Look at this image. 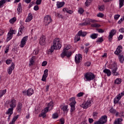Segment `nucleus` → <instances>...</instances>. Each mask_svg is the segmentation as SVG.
Masks as SVG:
<instances>
[{
    "label": "nucleus",
    "instance_id": "1",
    "mask_svg": "<svg viewBox=\"0 0 124 124\" xmlns=\"http://www.w3.org/2000/svg\"><path fill=\"white\" fill-rule=\"evenodd\" d=\"M62 48V44L60 41V38H55L53 41V44L50 47V48L48 49V53L49 55L52 54L54 52V50H57L58 49H61Z\"/></svg>",
    "mask_w": 124,
    "mask_h": 124
},
{
    "label": "nucleus",
    "instance_id": "2",
    "mask_svg": "<svg viewBox=\"0 0 124 124\" xmlns=\"http://www.w3.org/2000/svg\"><path fill=\"white\" fill-rule=\"evenodd\" d=\"M71 48V46L70 45H68L66 47L63 49V51L61 54L62 58H64L66 56L67 58H70V57L72 55V52L71 51H68L69 49Z\"/></svg>",
    "mask_w": 124,
    "mask_h": 124
},
{
    "label": "nucleus",
    "instance_id": "3",
    "mask_svg": "<svg viewBox=\"0 0 124 124\" xmlns=\"http://www.w3.org/2000/svg\"><path fill=\"white\" fill-rule=\"evenodd\" d=\"M109 68L110 69H111V71L114 76H118L120 75V73L119 72H116L118 69V67L117 66V64H116V62H113L112 64H110Z\"/></svg>",
    "mask_w": 124,
    "mask_h": 124
},
{
    "label": "nucleus",
    "instance_id": "4",
    "mask_svg": "<svg viewBox=\"0 0 124 124\" xmlns=\"http://www.w3.org/2000/svg\"><path fill=\"white\" fill-rule=\"evenodd\" d=\"M84 78L86 79V81H92L95 78V76L93 73L88 72L84 75Z\"/></svg>",
    "mask_w": 124,
    "mask_h": 124
},
{
    "label": "nucleus",
    "instance_id": "5",
    "mask_svg": "<svg viewBox=\"0 0 124 124\" xmlns=\"http://www.w3.org/2000/svg\"><path fill=\"white\" fill-rule=\"evenodd\" d=\"M118 117H120V118L116 119L114 123V124H122V122H123L122 118H124V112H119Z\"/></svg>",
    "mask_w": 124,
    "mask_h": 124
},
{
    "label": "nucleus",
    "instance_id": "6",
    "mask_svg": "<svg viewBox=\"0 0 124 124\" xmlns=\"http://www.w3.org/2000/svg\"><path fill=\"white\" fill-rule=\"evenodd\" d=\"M107 123V116L104 115L98 121L94 123V124H104Z\"/></svg>",
    "mask_w": 124,
    "mask_h": 124
},
{
    "label": "nucleus",
    "instance_id": "7",
    "mask_svg": "<svg viewBox=\"0 0 124 124\" xmlns=\"http://www.w3.org/2000/svg\"><path fill=\"white\" fill-rule=\"evenodd\" d=\"M69 100L71 102L69 105L71 107L70 111L72 112L75 110V104H76V101H75V98L74 97H72Z\"/></svg>",
    "mask_w": 124,
    "mask_h": 124
},
{
    "label": "nucleus",
    "instance_id": "8",
    "mask_svg": "<svg viewBox=\"0 0 124 124\" xmlns=\"http://www.w3.org/2000/svg\"><path fill=\"white\" fill-rule=\"evenodd\" d=\"M7 103H8L10 107H11V108H14L17 106V101L14 99L7 101Z\"/></svg>",
    "mask_w": 124,
    "mask_h": 124
},
{
    "label": "nucleus",
    "instance_id": "9",
    "mask_svg": "<svg viewBox=\"0 0 124 124\" xmlns=\"http://www.w3.org/2000/svg\"><path fill=\"white\" fill-rule=\"evenodd\" d=\"M52 22V18H51V16L49 15H47L44 17V23L45 26H48L50 23Z\"/></svg>",
    "mask_w": 124,
    "mask_h": 124
},
{
    "label": "nucleus",
    "instance_id": "10",
    "mask_svg": "<svg viewBox=\"0 0 124 124\" xmlns=\"http://www.w3.org/2000/svg\"><path fill=\"white\" fill-rule=\"evenodd\" d=\"M117 33V31L115 29H112L109 33V35L108 36V39L109 42H112L113 39V36Z\"/></svg>",
    "mask_w": 124,
    "mask_h": 124
},
{
    "label": "nucleus",
    "instance_id": "11",
    "mask_svg": "<svg viewBox=\"0 0 124 124\" xmlns=\"http://www.w3.org/2000/svg\"><path fill=\"white\" fill-rule=\"evenodd\" d=\"M91 104H92V100H89L86 103H83L80 106L83 109H87V108L91 106Z\"/></svg>",
    "mask_w": 124,
    "mask_h": 124
},
{
    "label": "nucleus",
    "instance_id": "12",
    "mask_svg": "<svg viewBox=\"0 0 124 124\" xmlns=\"http://www.w3.org/2000/svg\"><path fill=\"white\" fill-rule=\"evenodd\" d=\"M28 36H25L22 39L20 44V47L21 48H23L24 46H25L27 41H28Z\"/></svg>",
    "mask_w": 124,
    "mask_h": 124
},
{
    "label": "nucleus",
    "instance_id": "13",
    "mask_svg": "<svg viewBox=\"0 0 124 124\" xmlns=\"http://www.w3.org/2000/svg\"><path fill=\"white\" fill-rule=\"evenodd\" d=\"M75 61L76 63H80L82 61V55L78 54H77L75 57Z\"/></svg>",
    "mask_w": 124,
    "mask_h": 124
},
{
    "label": "nucleus",
    "instance_id": "14",
    "mask_svg": "<svg viewBox=\"0 0 124 124\" xmlns=\"http://www.w3.org/2000/svg\"><path fill=\"white\" fill-rule=\"evenodd\" d=\"M48 69H46L44 71V75L42 77V81L43 82H46V78L48 77Z\"/></svg>",
    "mask_w": 124,
    "mask_h": 124
},
{
    "label": "nucleus",
    "instance_id": "15",
    "mask_svg": "<svg viewBox=\"0 0 124 124\" xmlns=\"http://www.w3.org/2000/svg\"><path fill=\"white\" fill-rule=\"evenodd\" d=\"M14 68H15V64L13 62L11 64V66H10L8 69V73L9 74V75L12 73V71Z\"/></svg>",
    "mask_w": 124,
    "mask_h": 124
},
{
    "label": "nucleus",
    "instance_id": "16",
    "mask_svg": "<svg viewBox=\"0 0 124 124\" xmlns=\"http://www.w3.org/2000/svg\"><path fill=\"white\" fill-rule=\"evenodd\" d=\"M109 112L113 115H115V117H119V112L117 111L114 108H111L109 110Z\"/></svg>",
    "mask_w": 124,
    "mask_h": 124
},
{
    "label": "nucleus",
    "instance_id": "17",
    "mask_svg": "<svg viewBox=\"0 0 124 124\" xmlns=\"http://www.w3.org/2000/svg\"><path fill=\"white\" fill-rule=\"evenodd\" d=\"M122 49H123V46H119L116 49V50L115 51L114 54L115 55H120V53H122Z\"/></svg>",
    "mask_w": 124,
    "mask_h": 124
},
{
    "label": "nucleus",
    "instance_id": "18",
    "mask_svg": "<svg viewBox=\"0 0 124 124\" xmlns=\"http://www.w3.org/2000/svg\"><path fill=\"white\" fill-rule=\"evenodd\" d=\"M25 31V27H23V26L20 27L18 30L17 36H20V35H21L23 33V31Z\"/></svg>",
    "mask_w": 124,
    "mask_h": 124
},
{
    "label": "nucleus",
    "instance_id": "19",
    "mask_svg": "<svg viewBox=\"0 0 124 124\" xmlns=\"http://www.w3.org/2000/svg\"><path fill=\"white\" fill-rule=\"evenodd\" d=\"M65 3L64 2L57 1L56 4L57 8H62Z\"/></svg>",
    "mask_w": 124,
    "mask_h": 124
},
{
    "label": "nucleus",
    "instance_id": "20",
    "mask_svg": "<svg viewBox=\"0 0 124 124\" xmlns=\"http://www.w3.org/2000/svg\"><path fill=\"white\" fill-rule=\"evenodd\" d=\"M46 42L45 41V36H43L40 39L39 44L40 45H45Z\"/></svg>",
    "mask_w": 124,
    "mask_h": 124
},
{
    "label": "nucleus",
    "instance_id": "21",
    "mask_svg": "<svg viewBox=\"0 0 124 124\" xmlns=\"http://www.w3.org/2000/svg\"><path fill=\"white\" fill-rule=\"evenodd\" d=\"M121 98H121V94L117 95L116 97L115 98L114 100V104H117V103L119 102V101H120V99H121Z\"/></svg>",
    "mask_w": 124,
    "mask_h": 124
},
{
    "label": "nucleus",
    "instance_id": "22",
    "mask_svg": "<svg viewBox=\"0 0 124 124\" xmlns=\"http://www.w3.org/2000/svg\"><path fill=\"white\" fill-rule=\"evenodd\" d=\"M36 59V56H33L32 58H31L29 63V65L31 66V65H33V63H34V62H35V59Z\"/></svg>",
    "mask_w": 124,
    "mask_h": 124
},
{
    "label": "nucleus",
    "instance_id": "23",
    "mask_svg": "<svg viewBox=\"0 0 124 124\" xmlns=\"http://www.w3.org/2000/svg\"><path fill=\"white\" fill-rule=\"evenodd\" d=\"M31 20H32V15L31 14V13H29L28 15V16L25 20V22H26V23H27L28 22H31Z\"/></svg>",
    "mask_w": 124,
    "mask_h": 124
},
{
    "label": "nucleus",
    "instance_id": "24",
    "mask_svg": "<svg viewBox=\"0 0 124 124\" xmlns=\"http://www.w3.org/2000/svg\"><path fill=\"white\" fill-rule=\"evenodd\" d=\"M33 94V90L31 88L29 89L27 91V95L29 96H31Z\"/></svg>",
    "mask_w": 124,
    "mask_h": 124
},
{
    "label": "nucleus",
    "instance_id": "25",
    "mask_svg": "<svg viewBox=\"0 0 124 124\" xmlns=\"http://www.w3.org/2000/svg\"><path fill=\"white\" fill-rule=\"evenodd\" d=\"M17 10L18 12V14H20V13H22L23 8L22 7V4L21 3H19L18 4Z\"/></svg>",
    "mask_w": 124,
    "mask_h": 124
},
{
    "label": "nucleus",
    "instance_id": "26",
    "mask_svg": "<svg viewBox=\"0 0 124 124\" xmlns=\"http://www.w3.org/2000/svg\"><path fill=\"white\" fill-rule=\"evenodd\" d=\"M13 110H14L13 108H8V110L6 112V114L7 115H12L13 114Z\"/></svg>",
    "mask_w": 124,
    "mask_h": 124
},
{
    "label": "nucleus",
    "instance_id": "27",
    "mask_svg": "<svg viewBox=\"0 0 124 124\" xmlns=\"http://www.w3.org/2000/svg\"><path fill=\"white\" fill-rule=\"evenodd\" d=\"M104 73L107 74V76H111V71L108 69H105L103 70Z\"/></svg>",
    "mask_w": 124,
    "mask_h": 124
},
{
    "label": "nucleus",
    "instance_id": "28",
    "mask_svg": "<svg viewBox=\"0 0 124 124\" xmlns=\"http://www.w3.org/2000/svg\"><path fill=\"white\" fill-rule=\"evenodd\" d=\"M13 35L12 34V33L10 32V31H9L8 33V34L7 35V42H8V41H9V40H10L11 39H12V37H13Z\"/></svg>",
    "mask_w": 124,
    "mask_h": 124
},
{
    "label": "nucleus",
    "instance_id": "29",
    "mask_svg": "<svg viewBox=\"0 0 124 124\" xmlns=\"http://www.w3.org/2000/svg\"><path fill=\"white\" fill-rule=\"evenodd\" d=\"M18 118H19V115H17L16 116H14L12 121L9 123V124H14L15 122H16L17 119H18Z\"/></svg>",
    "mask_w": 124,
    "mask_h": 124
},
{
    "label": "nucleus",
    "instance_id": "30",
    "mask_svg": "<svg viewBox=\"0 0 124 124\" xmlns=\"http://www.w3.org/2000/svg\"><path fill=\"white\" fill-rule=\"evenodd\" d=\"M16 109L17 112H21V110H22V104L21 103H18Z\"/></svg>",
    "mask_w": 124,
    "mask_h": 124
},
{
    "label": "nucleus",
    "instance_id": "31",
    "mask_svg": "<svg viewBox=\"0 0 124 124\" xmlns=\"http://www.w3.org/2000/svg\"><path fill=\"white\" fill-rule=\"evenodd\" d=\"M6 0L9 2L11 0H1L0 1V8H1V7H2V5H3L4 3L6 2Z\"/></svg>",
    "mask_w": 124,
    "mask_h": 124
},
{
    "label": "nucleus",
    "instance_id": "32",
    "mask_svg": "<svg viewBox=\"0 0 124 124\" xmlns=\"http://www.w3.org/2000/svg\"><path fill=\"white\" fill-rule=\"evenodd\" d=\"M6 0L9 2L11 0H1L0 1V8H1V7H2V5H3L4 3L6 2Z\"/></svg>",
    "mask_w": 124,
    "mask_h": 124
},
{
    "label": "nucleus",
    "instance_id": "33",
    "mask_svg": "<svg viewBox=\"0 0 124 124\" xmlns=\"http://www.w3.org/2000/svg\"><path fill=\"white\" fill-rule=\"evenodd\" d=\"M98 36V34L93 33L91 35L90 37L92 39H95L96 38H97Z\"/></svg>",
    "mask_w": 124,
    "mask_h": 124
},
{
    "label": "nucleus",
    "instance_id": "34",
    "mask_svg": "<svg viewBox=\"0 0 124 124\" xmlns=\"http://www.w3.org/2000/svg\"><path fill=\"white\" fill-rule=\"evenodd\" d=\"M63 11H64V12H66L67 13H68L69 14H72V13H73V11L68 10V9H67V8H63Z\"/></svg>",
    "mask_w": 124,
    "mask_h": 124
},
{
    "label": "nucleus",
    "instance_id": "35",
    "mask_svg": "<svg viewBox=\"0 0 124 124\" xmlns=\"http://www.w3.org/2000/svg\"><path fill=\"white\" fill-rule=\"evenodd\" d=\"M80 39V36H79V35H76L74 39V43H76V42H78V41H79Z\"/></svg>",
    "mask_w": 124,
    "mask_h": 124
},
{
    "label": "nucleus",
    "instance_id": "36",
    "mask_svg": "<svg viewBox=\"0 0 124 124\" xmlns=\"http://www.w3.org/2000/svg\"><path fill=\"white\" fill-rule=\"evenodd\" d=\"M6 93V89H5L4 90H2L0 91V97H2L4 94H5Z\"/></svg>",
    "mask_w": 124,
    "mask_h": 124
},
{
    "label": "nucleus",
    "instance_id": "37",
    "mask_svg": "<svg viewBox=\"0 0 124 124\" xmlns=\"http://www.w3.org/2000/svg\"><path fill=\"white\" fill-rule=\"evenodd\" d=\"M115 84H117L119 85V84H121L122 83V79L120 78H117L114 81Z\"/></svg>",
    "mask_w": 124,
    "mask_h": 124
},
{
    "label": "nucleus",
    "instance_id": "38",
    "mask_svg": "<svg viewBox=\"0 0 124 124\" xmlns=\"http://www.w3.org/2000/svg\"><path fill=\"white\" fill-rule=\"evenodd\" d=\"M91 26L92 28H100V27H101L100 25L97 24V23L91 24Z\"/></svg>",
    "mask_w": 124,
    "mask_h": 124
},
{
    "label": "nucleus",
    "instance_id": "39",
    "mask_svg": "<svg viewBox=\"0 0 124 124\" xmlns=\"http://www.w3.org/2000/svg\"><path fill=\"white\" fill-rule=\"evenodd\" d=\"M47 106L48 108H49V109L51 110V109H52L53 107V102H50L49 103H48Z\"/></svg>",
    "mask_w": 124,
    "mask_h": 124
},
{
    "label": "nucleus",
    "instance_id": "40",
    "mask_svg": "<svg viewBox=\"0 0 124 124\" xmlns=\"http://www.w3.org/2000/svg\"><path fill=\"white\" fill-rule=\"evenodd\" d=\"M68 106H64L62 108L63 112H67L68 111Z\"/></svg>",
    "mask_w": 124,
    "mask_h": 124
},
{
    "label": "nucleus",
    "instance_id": "41",
    "mask_svg": "<svg viewBox=\"0 0 124 124\" xmlns=\"http://www.w3.org/2000/svg\"><path fill=\"white\" fill-rule=\"evenodd\" d=\"M124 0H119V8H122L124 5Z\"/></svg>",
    "mask_w": 124,
    "mask_h": 124
},
{
    "label": "nucleus",
    "instance_id": "42",
    "mask_svg": "<svg viewBox=\"0 0 124 124\" xmlns=\"http://www.w3.org/2000/svg\"><path fill=\"white\" fill-rule=\"evenodd\" d=\"M79 25L80 26H82L83 27V26H88V25H90V23L87 20V22H83L82 23H80Z\"/></svg>",
    "mask_w": 124,
    "mask_h": 124
},
{
    "label": "nucleus",
    "instance_id": "43",
    "mask_svg": "<svg viewBox=\"0 0 124 124\" xmlns=\"http://www.w3.org/2000/svg\"><path fill=\"white\" fill-rule=\"evenodd\" d=\"M119 59L120 62H121V63H123V62H124V60H123L124 59V55H119Z\"/></svg>",
    "mask_w": 124,
    "mask_h": 124
},
{
    "label": "nucleus",
    "instance_id": "44",
    "mask_svg": "<svg viewBox=\"0 0 124 124\" xmlns=\"http://www.w3.org/2000/svg\"><path fill=\"white\" fill-rule=\"evenodd\" d=\"M98 8L100 11H103L105 7L104 6V5H102L101 6H98Z\"/></svg>",
    "mask_w": 124,
    "mask_h": 124
},
{
    "label": "nucleus",
    "instance_id": "45",
    "mask_svg": "<svg viewBox=\"0 0 124 124\" xmlns=\"http://www.w3.org/2000/svg\"><path fill=\"white\" fill-rule=\"evenodd\" d=\"M16 17H13V18H12L9 20V22L10 23H11V24H13L15 23V22H16Z\"/></svg>",
    "mask_w": 124,
    "mask_h": 124
},
{
    "label": "nucleus",
    "instance_id": "46",
    "mask_svg": "<svg viewBox=\"0 0 124 124\" xmlns=\"http://www.w3.org/2000/svg\"><path fill=\"white\" fill-rule=\"evenodd\" d=\"M88 22L89 23H96V22H97V21L96 20H94V19H92L88 18Z\"/></svg>",
    "mask_w": 124,
    "mask_h": 124
},
{
    "label": "nucleus",
    "instance_id": "47",
    "mask_svg": "<svg viewBox=\"0 0 124 124\" xmlns=\"http://www.w3.org/2000/svg\"><path fill=\"white\" fill-rule=\"evenodd\" d=\"M39 117H42L43 118H45L46 117V113L43 112L39 115Z\"/></svg>",
    "mask_w": 124,
    "mask_h": 124
},
{
    "label": "nucleus",
    "instance_id": "48",
    "mask_svg": "<svg viewBox=\"0 0 124 124\" xmlns=\"http://www.w3.org/2000/svg\"><path fill=\"white\" fill-rule=\"evenodd\" d=\"M52 118L53 119H57V118H59V114L57 113L52 114Z\"/></svg>",
    "mask_w": 124,
    "mask_h": 124
},
{
    "label": "nucleus",
    "instance_id": "49",
    "mask_svg": "<svg viewBox=\"0 0 124 124\" xmlns=\"http://www.w3.org/2000/svg\"><path fill=\"white\" fill-rule=\"evenodd\" d=\"M96 42L102 43V42H103V38H102V37L98 38Z\"/></svg>",
    "mask_w": 124,
    "mask_h": 124
},
{
    "label": "nucleus",
    "instance_id": "50",
    "mask_svg": "<svg viewBox=\"0 0 124 124\" xmlns=\"http://www.w3.org/2000/svg\"><path fill=\"white\" fill-rule=\"evenodd\" d=\"M78 12L79 14H83V13H84V10L82 9V8H79L78 9Z\"/></svg>",
    "mask_w": 124,
    "mask_h": 124
},
{
    "label": "nucleus",
    "instance_id": "51",
    "mask_svg": "<svg viewBox=\"0 0 124 124\" xmlns=\"http://www.w3.org/2000/svg\"><path fill=\"white\" fill-rule=\"evenodd\" d=\"M84 93L83 92H80L79 93H78L77 96L78 97H81V96H83L84 95Z\"/></svg>",
    "mask_w": 124,
    "mask_h": 124
},
{
    "label": "nucleus",
    "instance_id": "52",
    "mask_svg": "<svg viewBox=\"0 0 124 124\" xmlns=\"http://www.w3.org/2000/svg\"><path fill=\"white\" fill-rule=\"evenodd\" d=\"M97 31H98V32H99V33H103V32H104V30L101 29H97Z\"/></svg>",
    "mask_w": 124,
    "mask_h": 124
},
{
    "label": "nucleus",
    "instance_id": "53",
    "mask_svg": "<svg viewBox=\"0 0 124 124\" xmlns=\"http://www.w3.org/2000/svg\"><path fill=\"white\" fill-rule=\"evenodd\" d=\"M41 1H42V0H36V4H37V5H39V4H41Z\"/></svg>",
    "mask_w": 124,
    "mask_h": 124
},
{
    "label": "nucleus",
    "instance_id": "54",
    "mask_svg": "<svg viewBox=\"0 0 124 124\" xmlns=\"http://www.w3.org/2000/svg\"><path fill=\"white\" fill-rule=\"evenodd\" d=\"M10 32L12 33V35H13V34H15L16 33V31L13 30H10Z\"/></svg>",
    "mask_w": 124,
    "mask_h": 124
},
{
    "label": "nucleus",
    "instance_id": "55",
    "mask_svg": "<svg viewBox=\"0 0 124 124\" xmlns=\"http://www.w3.org/2000/svg\"><path fill=\"white\" fill-rule=\"evenodd\" d=\"M97 17H100V18H102L104 16V15L102 13H99L97 15Z\"/></svg>",
    "mask_w": 124,
    "mask_h": 124
},
{
    "label": "nucleus",
    "instance_id": "56",
    "mask_svg": "<svg viewBox=\"0 0 124 124\" xmlns=\"http://www.w3.org/2000/svg\"><path fill=\"white\" fill-rule=\"evenodd\" d=\"M12 62V60H7V61H6V63L7 64H10V63H11Z\"/></svg>",
    "mask_w": 124,
    "mask_h": 124
},
{
    "label": "nucleus",
    "instance_id": "57",
    "mask_svg": "<svg viewBox=\"0 0 124 124\" xmlns=\"http://www.w3.org/2000/svg\"><path fill=\"white\" fill-rule=\"evenodd\" d=\"M120 16H121L120 15H115L114 16V19H115V20H118L119 18H120Z\"/></svg>",
    "mask_w": 124,
    "mask_h": 124
},
{
    "label": "nucleus",
    "instance_id": "58",
    "mask_svg": "<svg viewBox=\"0 0 124 124\" xmlns=\"http://www.w3.org/2000/svg\"><path fill=\"white\" fill-rule=\"evenodd\" d=\"M60 122L61 123V124H64V119L63 118L60 119Z\"/></svg>",
    "mask_w": 124,
    "mask_h": 124
},
{
    "label": "nucleus",
    "instance_id": "59",
    "mask_svg": "<svg viewBox=\"0 0 124 124\" xmlns=\"http://www.w3.org/2000/svg\"><path fill=\"white\" fill-rule=\"evenodd\" d=\"M124 37V36L122 34L120 35L119 37L118 38V40L119 41L120 40H122V39H123V38Z\"/></svg>",
    "mask_w": 124,
    "mask_h": 124
},
{
    "label": "nucleus",
    "instance_id": "60",
    "mask_svg": "<svg viewBox=\"0 0 124 124\" xmlns=\"http://www.w3.org/2000/svg\"><path fill=\"white\" fill-rule=\"evenodd\" d=\"M39 9V7H38V5H36L34 7V10L35 11H37Z\"/></svg>",
    "mask_w": 124,
    "mask_h": 124
},
{
    "label": "nucleus",
    "instance_id": "61",
    "mask_svg": "<svg viewBox=\"0 0 124 124\" xmlns=\"http://www.w3.org/2000/svg\"><path fill=\"white\" fill-rule=\"evenodd\" d=\"M98 113H97V112H93V118H95V117H96L98 115Z\"/></svg>",
    "mask_w": 124,
    "mask_h": 124
},
{
    "label": "nucleus",
    "instance_id": "62",
    "mask_svg": "<svg viewBox=\"0 0 124 124\" xmlns=\"http://www.w3.org/2000/svg\"><path fill=\"white\" fill-rule=\"evenodd\" d=\"M86 6H89L90 5V1L87 0L85 3Z\"/></svg>",
    "mask_w": 124,
    "mask_h": 124
},
{
    "label": "nucleus",
    "instance_id": "63",
    "mask_svg": "<svg viewBox=\"0 0 124 124\" xmlns=\"http://www.w3.org/2000/svg\"><path fill=\"white\" fill-rule=\"evenodd\" d=\"M49 109H50V108H48V107L47 108H45V109L44 110V112L45 113H47L48 112V110H49Z\"/></svg>",
    "mask_w": 124,
    "mask_h": 124
},
{
    "label": "nucleus",
    "instance_id": "64",
    "mask_svg": "<svg viewBox=\"0 0 124 124\" xmlns=\"http://www.w3.org/2000/svg\"><path fill=\"white\" fill-rule=\"evenodd\" d=\"M120 32H124V28H121L120 29H119Z\"/></svg>",
    "mask_w": 124,
    "mask_h": 124
}]
</instances>
